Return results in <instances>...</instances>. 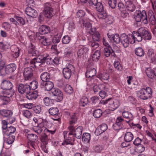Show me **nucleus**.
<instances>
[{
    "mask_svg": "<svg viewBox=\"0 0 156 156\" xmlns=\"http://www.w3.org/2000/svg\"><path fill=\"white\" fill-rule=\"evenodd\" d=\"M49 58L43 57L41 55L38 56L37 58L33 59L25 58L24 63L25 65H29V66L33 68H38L39 67H42L45 64V61L49 59ZM51 58L50 59H51Z\"/></svg>",
    "mask_w": 156,
    "mask_h": 156,
    "instance_id": "f257e3e1",
    "label": "nucleus"
},
{
    "mask_svg": "<svg viewBox=\"0 0 156 156\" xmlns=\"http://www.w3.org/2000/svg\"><path fill=\"white\" fill-rule=\"evenodd\" d=\"M152 94V90L149 87L142 88L137 91V95L140 99L146 100L149 99Z\"/></svg>",
    "mask_w": 156,
    "mask_h": 156,
    "instance_id": "f03ea898",
    "label": "nucleus"
},
{
    "mask_svg": "<svg viewBox=\"0 0 156 156\" xmlns=\"http://www.w3.org/2000/svg\"><path fill=\"white\" fill-rule=\"evenodd\" d=\"M133 16L137 22H140L142 20L145 24L148 23L147 16L145 10H143L142 12L140 10H136L134 13Z\"/></svg>",
    "mask_w": 156,
    "mask_h": 156,
    "instance_id": "7ed1b4c3",
    "label": "nucleus"
},
{
    "mask_svg": "<svg viewBox=\"0 0 156 156\" xmlns=\"http://www.w3.org/2000/svg\"><path fill=\"white\" fill-rule=\"evenodd\" d=\"M121 42L124 48H127L130 44H133L134 41L132 38V34L128 35L125 34H122L121 35Z\"/></svg>",
    "mask_w": 156,
    "mask_h": 156,
    "instance_id": "20e7f679",
    "label": "nucleus"
},
{
    "mask_svg": "<svg viewBox=\"0 0 156 156\" xmlns=\"http://www.w3.org/2000/svg\"><path fill=\"white\" fill-rule=\"evenodd\" d=\"M75 70L74 66L71 64H69L67 67L63 70V74L64 77L69 79L71 76L72 73H73Z\"/></svg>",
    "mask_w": 156,
    "mask_h": 156,
    "instance_id": "39448f33",
    "label": "nucleus"
},
{
    "mask_svg": "<svg viewBox=\"0 0 156 156\" xmlns=\"http://www.w3.org/2000/svg\"><path fill=\"white\" fill-rule=\"evenodd\" d=\"M36 36L40 42L44 45H49L51 43V39L45 37L39 32L36 33Z\"/></svg>",
    "mask_w": 156,
    "mask_h": 156,
    "instance_id": "423d86ee",
    "label": "nucleus"
},
{
    "mask_svg": "<svg viewBox=\"0 0 156 156\" xmlns=\"http://www.w3.org/2000/svg\"><path fill=\"white\" fill-rule=\"evenodd\" d=\"M44 15L45 17L50 18L53 15V9L51 5L49 3H45L43 10Z\"/></svg>",
    "mask_w": 156,
    "mask_h": 156,
    "instance_id": "0eeeda50",
    "label": "nucleus"
},
{
    "mask_svg": "<svg viewBox=\"0 0 156 156\" xmlns=\"http://www.w3.org/2000/svg\"><path fill=\"white\" fill-rule=\"evenodd\" d=\"M68 132L64 131L63 133V135L64 138V140L62 143V145H64L68 144H73V142L74 140V136L72 134L69 135V133L68 136H66Z\"/></svg>",
    "mask_w": 156,
    "mask_h": 156,
    "instance_id": "6e6552de",
    "label": "nucleus"
},
{
    "mask_svg": "<svg viewBox=\"0 0 156 156\" xmlns=\"http://www.w3.org/2000/svg\"><path fill=\"white\" fill-rule=\"evenodd\" d=\"M69 127L70 131L69 135L72 134V135H74L78 139L81 138L82 132V129L81 128L77 127Z\"/></svg>",
    "mask_w": 156,
    "mask_h": 156,
    "instance_id": "1a4fd4ad",
    "label": "nucleus"
},
{
    "mask_svg": "<svg viewBox=\"0 0 156 156\" xmlns=\"http://www.w3.org/2000/svg\"><path fill=\"white\" fill-rule=\"evenodd\" d=\"M51 92L52 95L56 97V100L57 102H60L63 100V94L60 90L58 88H54L52 90Z\"/></svg>",
    "mask_w": 156,
    "mask_h": 156,
    "instance_id": "9d476101",
    "label": "nucleus"
},
{
    "mask_svg": "<svg viewBox=\"0 0 156 156\" xmlns=\"http://www.w3.org/2000/svg\"><path fill=\"white\" fill-rule=\"evenodd\" d=\"M29 141L28 142V145L30 147H31L32 148L35 149L34 142L38 141V137L35 134H28L27 136Z\"/></svg>",
    "mask_w": 156,
    "mask_h": 156,
    "instance_id": "9b49d317",
    "label": "nucleus"
},
{
    "mask_svg": "<svg viewBox=\"0 0 156 156\" xmlns=\"http://www.w3.org/2000/svg\"><path fill=\"white\" fill-rule=\"evenodd\" d=\"M89 51L88 48L86 46H80L77 51L78 56L80 58H83L86 55Z\"/></svg>",
    "mask_w": 156,
    "mask_h": 156,
    "instance_id": "f8f14e48",
    "label": "nucleus"
},
{
    "mask_svg": "<svg viewBox=\"0 0 156 156\" xmlns=\"http://www.w3.org/2000/svg\"><path fill=\"white\" fill-rule=\"evenodd\" d=\"M18 90L19 92L21 94H27L29 93L30 91V88L29 85H25L22 83L19 84Z\"/></svg>",
    "mask_w": 156,
    "mask_h": 156,
    "instance_id": "ddd939ff",
    "label": "nucleus"
},
{
    "mask_svg": "<svg viewBox=\"0 0 156 156\" xmlns=\"http://www.w3.org/2000/svg\"><path fill=\"white\" fill-rule=\"evenodd\" d=\"M10 127H2L3 132L4 133V143L7 145L10 144Z\"/></svg>",
    "mask_w": 156,
    "mask_h": 156,
    "instance_id": "4468645a",
    "label": "nucleus"
},
{
    "mask_svg": "<svg viewBox=\"0 0 156 156\" xmlns=\"http://www.w3.org/2000/svg\"><path fill=\"white\" fill-rule=\"evenodd\" d=\"M142 34L141 27L138 30L137 32L134 33L133 34H132V38L134 41V43L136 41L138 42L142 41L143 39Z\"/></svg>",
    "mask_w": 156,
    "mask_h": 156,
    "instance_id": "2eb2a0df",
    "label": "nucleus"
},
{
    "mask_svg": "<svg viewBox=\"0 0 156 156\" xmlns=\"http://www.w3.org/2000/svg\"><path fill=\"white\" fill-rule=\"evenodd\" d=\"M108 38L110 40L112 41L116 44L119 43L121 41V36L119 34H116L114 35L112 34L110 31H109L107 34Z\"/></svg>",
    "mask_w": 156,
    "mask_h": 156,
    "instance_id": "dca6fc26",
    "label": "nucleus"
},
{
    "mask_svg": "<svg viewBox=\"0 0 156 156\" xmlns=\"http://www.w3.org/2000/svg\"><path fill=\"white\" fill-rule=\"evenodd\" d=\"M9 93L10 89L9 88L5 90H2L0 88V96H2L1 94H4L3 95L4 98L2 99L5 101V102L3 103V105H6L9 103V101L10 100V98L9 97H7L6 95H9Z\"/></svg>",
    "mask_w": 156,
    "mask_h": 156,
    "instance_id": "f3484780",
    "label": "nucleus"
},
{
    "mask_svg": "<svg viewBox=\"0 0 156 156\" xmlns=\"http://www.w3.org/2000/svg\"><path fill=\"white\" fill-rule=\"evenodd\" d=\"M119 105V102L118 100L113 99L111 98L109 103V109L111 111H113L118 107Z\"/></svg>",
    "mask_w": 156,
    "mask_h": 156,
    "instance_id": "a211bd4d",
    "label": "nucleus"
},
{
    "mask_svg": "<svg viewBox=\"0 0 156 156\" xmlns=\"http://www.w3.org/2000/svg\"><path fill=\"white\" fill-rule=\"evenodd\" d=\"M32 69L29 67H27L24 69L23 75L25 80H30L33 76Z\"/></svg>",
    "mask_w": 156,
    "mask_h": 156,
    "instance_id": "6ab92c4d",
    "label": "nucleus"
},
{
    "mask_svg": "<svg viewBox=\"0 0 156 156\" xmlns=\"http://www.w3.org/2000/svg\"><path fill=\"white\" fill-rule=\"evenodd\" d=\"M17 21L21 25H23L25 23V20L22 17L14 16L13 18H10V22H12L16 26L17 25V24H19Z\"/></svg>",
    "mask_w": 156,
    "mask_h": 156,
    "instance_id": "aec40b11",
    "label": "nucleus"
},
{
    "mask_svg": "<svg viewBox=\"0 0 156 156\" xmlns=\"http://www.w3.org/2000/svg\"><path fill=\"white\" fill-rule=\"evenodd\" d=\"M142 36L144 40H150L152 38V35L151 33L147 30L144 27H141Z\"/></svg>",
    "mask_w": 156,
    "mask_h": 156,
    "instance_id": "412c9836",
    "label": "nucleus"
},
{
    "mask_svg": "<svg viewBox=\"0 0 156 156\" xmlns=\"http://www.w3.org/2000/svg\"><path fill=\"white\" fill-rule=\"evenodd\" d=\"M26 12L27 15L32 17H36L37 15V11L30 7L26 9Z\"/></svg>",
    "mask_w": 156,
    "mask_h": 156,
    "instance_id": "4be33fe9",
    "label": "nucleus"
},
{
    "mask_svg": "<svg viewBox=\"0 0 156 156\" xmlns=\"http://www.w3.org/2000/svg\"><path fill=\"white\" fill-rule=\"evenodd\" d=\"M42 85L46 91H50L52 90L54 87L53 83L50 81L43 82Z\"/></svg>",
    "mask_w": 156,
    "mask_h": 156,
    "instance_id": "5701e85b",
    "label": "nucleus"
},
{
    "mask_svg": "<svg viewBox=\"0 0 156 156\" xmlns=\"http://www.w3.org/2000/svg\"><path fill=\"white\" fill-rule=\"evenodd\" d=\"M103 53L104 55L106 57H108L110 55L113 56H114L115 55V54L113 50L111 47L105 48L103 50Z\"/></svg>",
    "mask_w": 156,
    "mask_h": 156,
    "instance_id": "b1692460",
    "label": "nucleus"
},
{
    "mask_svg": "<svg viewBox=\"0 0 156 156\" xmlns=\"http://www.w3.org/2000/svg\"><path fill=\"white\" fill-rule=\"evenodd\" d=\"M39 31L40 32L39 33L43 35L49 33L50 31V28L47 26L42 25L40 27Z\"/></svg>",
    "mask_w": 156,
    "mask_h": 156,
    "instance_id": "393cba45",
    "label": "nucleus"
},
{
    "mask_svg": "<svg viewBox=\"0 0 156 156\" xmlns=\"http://www.w3.org/2000/svg\"><path fill=\"white\" fill-rule=\"evenodd\" d=\"M89 33L92 36V38L93 41H98L100 39V35L98 31H95L94 30L93 31L89 32Z\"/></svg>",
    "mask_w": 156,
    "mask_h": 156,
    "instance_id": "a878e982",
    "label": "nucleus"
},
{
    "mask_svg": "<svg viewBox=\"0 0 156 156\" xmlns=\"http://www.w3.org/2000/svg\"><path fill=\"white\" fill-rule=\"evenodd\" d=\"M28 51L29 53L32 54V56L34 54H36L37 51L34 43H30L28 44Z\"/></svg>",
    "mask_w": 156,
    "mask_h": 156,
    "instance_id": "bb28decb",
    "label": "nucleus"
},
{
    "mask_svg": "<svg viewBox=\"0 0 156 156\" xmlns=\"http://www.w3.org/2000/svg\"><path fill=\"white\" fill-rule=\"evenodd\" d=\"M126 10L130 12H133L135 9V6L133 3L130 1H128L126 2Z\"/></svg>",
    "mask_w": 156,
    "mask_h": 156,
    "instance_id": "cd10ccee",
    "label": "nucleus"
},
{
    "mask_svg": "<svg viewBox=\"0 0 156 156\" xmlns=\"http://www.w3.org/2000/svg\"><path fill=\"white\" fill-rule=\"evenodd\" d=\"M33 120L35 123L37 124L36 127H44V122H42L43 119L41 116H40L39 117H34Z\"/></svg>",
    "mask_w": 156,
    "mask_h": 156,
    "instance_id": "c85d7f7f",
    "label": "nucleus"
},
{
    "mask_svg": "<svg viewBox=\"0 0 156 156\" xmlns=\"http://www.w3.org/2000/svg\"><path fill=\"white\" fill-rule=\"evenodd\" d=\"M40 77L41 80L43 81V82L48 81L51 79L50 74L48 72H44L41 74Z\"/></svg>",
    "mask_w": 156,
    "mask_h": 156,
    "instance_id": "c756f323",
    "label": "nucleus"
},
{
    "mask_svg": "<svg viewBox=\"0 0 156 156\" xmlns=\"http://www.w3.org/2000/svg\"><path fill=\"white\" fill-rule=\"evenodd\" d=\"M80 23L83 24V26H84L87 31L89 33V32L90 31V30L93 31L94 30L92 28L91 24L90 23L88 22L85 23L84 19H82L81 20H80Z\"/></svg>",
    "mask_w": 156,
    "mask_h": 156,
    "instance_id": "7c9ffc66",
    "label": "nucleus"
},
{
    "mask_svg": "<svg viewBox=\"0 0 156 156\" xmlns=\"http://www.w3.org/2000/svg\"><path fill=\"white\" fill-rule=\"evenodd\" d=\"M38 96L37 92L34 91L32 92H30L26 95L27 98L29 100H33L36 99Z\"/></svg>",
    "mask_w": 156,
    "mask_h": 156,
    "instance_id": "2f4dec72",
    "label": "nucleus"
},
{
    "mask_svg": "<svg viewBox=\"0 0 156 156\" xmlns=\"http://www.w3.org/2000/svg\"><path fill=\"white\" fill-rule=\"evenodd\" d=\"M96 73V69L93 68H91L87 70L86 73V76L87 77H92L95 75Z\"/></svg>",
    "mask_w": 156,
    "mask_h": 156,
    "instance_id": "473e14b6",
    "label": "nucleus"
},
{
    "mask_svg": "<svg viewBox=\"0 0 156 156\" xmlns=\"http://www.w3.org/2000/svg\"><path fill=\"white\" fill-rule=\"evenodd\" d=\"M73 48L70 46H68L64 50V56L69 57L72 54L73 51Z\"/></svg>",
    "mask_w": 156,
    "mask_h": 156,
    "instance_id": "72a5a7b5",
    "label": "nucleus"
},
{
    "mask_svg": "<svg viewBox=\"0 0 156 156\" xmlns=\"http://www.w3.org/2000/svg\"><path fill=\"white\" fill-rule=\"evenodd\" d=\"M126 122V121L121 117H118L117 118L115 124V126H124L123 124ZM113 126L114 124L112 123Z\"/></svg>",
    "mask_w": 156,
    "mask_h": 156,
    "instance_id": "f704fd0d",
    "label": "nucleus"
},
{
    "mask_svg": "<svg viewBox=\"0 0 156 156\" xmlns=\"http://www.w3.org/2000/svg\"><path fill=\"white\" fill-rule=\"evenodd\" d=\"M133 138V135L130 132L126 133L124 137V139L126 142H130L131 141Z\"/></svg>",
    "mask_w": 156,
    "mask_h": 156,
    "instance_id": "c9c22d12",
    "label": "nucleus"
},
{
    "mask_svg": "<svg viewBox=\"0 0 156 156\" xmlns=\"http://www.w3.org/2000/svg\"><path fill=\"white\" fill-rule=\"evenodd\" d=\"M82 140V141L85 143H89L90 140V133H83Z\"/></svg>",
    "mask_w": 156,
    "mask_h": 156,
    "instance_id": "e433bc0d",
    "label": "nucleus"
},
{
    "mask_svg": "<svg viewBox=\"0 0 156 156\" xmlns=\"http://www.w3.org/2000/svg\"><path fill=\"white\" fill-rule=\"evenodd\" d=\"M135 54L138 56L142 57L144 56V51L143 49L140 47H138L135 48Z\"/></svg>",
    "mask_w": 156,
    "mask_h": 156,
    "instance_id": "4c0bfd02",
    "label": "nucleus"
},
{
    "mask_svg": "<svg viewBox=\"0 0 156 156\" xmlns=\"http://www.w3.org/2000/svg\"><path fill=\"white\" fill-rule=\"evenodd\" d=\"M122 115L124 117L128 119L129 121L132 120L133 119L132 114L129 112H123L122 113Z\"/></svg>",
    "mask_w": 156,
    "mask_h": 156,
    "instance_id": "58836bf2",
    "label": "nucleus"
},
{
    "mask_svg": "<svg viewBox=\"0 0 156 156\" xmlns=\"http://www.w3.org/2000/svg\"><path fill=\"white\" fill-rule=\"evenodd\" d=\"M108 127H97L95 131V134L98 136L107 129Z\"/></svg>",
    "mask_w": 156,
    "mask_h": 156,
    "instance_id": "ea45409f",
    "label": "nucleus"
},
{
    "mask_svg": "<svg viewBox=\"0 0 156 156\" xmlns=\"http://www.w3.org/2000/svg\"><path fill=\"white\" fill-rule=\"evenodd\" d=\"M100 56V51L99 50H97L93 55L92 59L94 61H97L99 60Z\"/></svg>",
    "mask_w": 156,
    "mask_h": 156,
    "instance_id": "a19ab883",
    "label": "nucleus"
},
{
    "mask_svg": "<svg viewBox=\"0 0 156 156\" xmlns=\"http://www.w3.org/2000/svg\"><path fill=\"white\" fill-rule=\"evenodd\" d=\"M48 112L51 115H54L58 114L59 110L57 107H52L49 109Z\"/></svg>",
    "mask_w": 156,
    "mask_h": 156,
    "instance_id": "79ce46f5",
    "label": "nucleus"
},
{
    "mask_svg": "<svg viewBox=\"0 0 156 156\" xmlns=\"http://www.w3.org/2000/svg\"><path fill=\"white\" fill-rule=\"evenodd\" d=\"M88 103V98L86 97H83L80 100V105L83 107L86 106Z\"/></svg>",
    "mask_w": 156,
    "mask_h": 156,
    "instance_id": "37998d69",
    "label": "nucleus"
},
{
    "mask_svg": "<svg viewBox=\"0 0 156 156\" xmlns=\"http://www.w3.org/2000/svg\"><path fill=\"white\" fill-rule=\"evenodd\" d=\"M102 112L100 109H97L93 112V116L95 118H100L102 115Z\"/></svg>",
    "mask_w": 156,
    "mask_h": 156,
    "instance_id": "c03bdc74",
    "label": "nucleus"
},
{
    "mask_svg": "<svg viewBox=\"0 0 156 156\" xmlns=\"http://www.w3.org/2000/svg\"><path fill=\"white\" fill-rule=\"evenodd\" d=\"M147 76L150 78L152 79L154 77V73L153 70L150 68H147L145 70Z\"/></svg>",
    "mask_w": 156,
    "mask_h": 156,
    "instance_id": "a18cd8bd",
    "label": "nucleus"
},
{
    "mask_svg": "<svg viewBox=\"0 0 156 156\" xmlns=\"http://www.w3.org/2000/svg\"><path fill=\"white\" fill-rule=\"evenodd\" d=\"M10 84V81L4 80L3 81L1 84L2 89V90H5L9 88V85Z\"/></svg>",
    "mask_w": 156,
    "mask_h": 156,
    "instance_id": "49530a36",
    "label": "nucleus"
},
{
    "mask_svg": "<svg viewBox=\"0 0 156 156\" xmlns=\"http://www.w3.org/2000/svg\"><path fill=\"white\" fill-rule=\"evenodd\" d=\"M64 90L65 92L68 94H71L73 92L72 87L69 84H66Z\"/></svg>",
    "mask_w": 156,
    "mask_h": 156,
    "instance_id": "de8ad7c7",
    "label": "nucleus"
},
{
    "mask_svg": "<svg viewBox=\"0 0 156 156\" xmlns=\"http://www.w3.org/2000/svg\"><path fill=\"white\" fill-rule=\"evenodd\" d=\"M148 19L150 21L152 22L155 21V16L153 11L149 10L148 12Z\"/></svg>",
    "mask_w": 156,
    "mask_h": 156,
    "instance_id": "09e8293b",
    "label": "nucleus"
},
{
    "mask_svg": "<svg viewBox=\"0 0 156 156\" xmlns=\"http://www.w3.org/2000/svg\"><path fill=\"white\" fill-rule=\"evenodd\" d=\"M95 6L96 9L98 12H102L104 11V7L101 2H98Z\"/></svg>",
    "mask_w": 156,
    "mask_h": 156,
    "instance_id": "8fccbe9b",
    "label": "nucleus"
},
{
    "mask_svg": "<svg viewBox=\"0 0 156 156\" xmlns=\"http://www.w3.org/2000/svg\"><path fill=\"white\" fill-rule=\"evenodd\" d=\"M147 54L153 60H155V54L153 49L152 48L149 49L148 51Z\"/></svg>",
    "mask_w": 156,
    "mask_h": 156,
    "instance_id": "3c124183",
    "label": "nucleus"
},
{
    "mask_svg": "<svg viewBox=\"0 0 156 156\" xmlns=\"http://www.w3.org/2000/svg\"><path fill=\"white\" fill-rule=\"evenodd\" d=\"M0 114L4 117H8L10 115V110H2L0 111Z\"/></svg>",
    "mask_w": 156,
    "mask_h": 156,
    "instance_id": "603ef678",
    "label": "nucleus"
},
{
    "mask_svg": "<svg viewBox=\"0 0 156 156\" xmlns=\"http://www.w3.org/2000/svg\"><path fill=\"white\" fill-rule=\"evenodd\" d=\"M71 40V38L68 35H66L63 37L62 39L63 44H69Z\"/></svg>",
    "mask_w": 156,
    "mask_h": 156,
    "instance_id": "864d4df0",
    "label": "nucleus"
},
{
    "mask_svg": "<svg viewBox=\"0 0 156 156\" xmlns=\"http://www.w3.org/2000/svg\"><path fill=\"white\" fill-rule=\"evenodd\" d=\"M51 99L48 97L44 98L43 100L44 104L47 106H49L51 104Z\"/></svg>",
    "mask_w": 156,
    "mask_h": 156,
    "instance_id": "5fc2aeb1",
    "label": "nucleus"
},
{
    "mask_svg": "<svg viewBox=\"0 0 156 156\" xmlns=\"http://www.w3.org/2000/svg\"><path fill=\"white\" fill-rule=\"evenodd\" d=\"M114 66L115 69L118 71H121L122 67L120 63L117 61H115L114 62Z\"/></svg>",
    "mask_w": 156,
    "mask_h": 156,
    "instance_id": "6e6d98bb",
    "label": "nucleus"
},
{
    "mask_svg": "<svg viewBox=\"0 0 156 156\" xmlns=\"http://www.w3.org/2000/svg\"><path fill=\"white\" fill-rule=\"evenodd\" d=\"M30 88L33 89H35L37 88L38 85V82L36 81H33L30 83Z\"/></svg>",
    "mask_w": 156,
    "mask_h": 156,
    "instance_id": "4d7b16f0",
    "label": "nucleus"
},
{
    "mask_svg": "<svg viewBox=\"0 0 156 156\" xmlns=\"http://www.w3.org/2000/svg\"><path fill=\"white\" fill-rule=\"evenodd\" d=\"M136 152L138 153L143 152L145 150L144 147L142 144L138 145L136 147Z\"/></svg>",
    "mask_w": 156,
    "mask_h": 156,
    "instance_id": "13d9d810",
    "label": "nucleus"
},
{
    "mask_svg": "<svg viewBox=\"0 0 156 156\" xmlns=\"http://www.w3.org/2000/svg\"><path fill=\"white\" fill-rule=\"evenodd\" d=\"M22 114L25 117L28 119L30 118L32 115L30 111L27 110L23 111Z\"/></svg>",
    "mask_w": 156,
    "mask_h": 156,
    "instance_id": "bf43d9fd",
    "label": "nucleus"
},
{
    "mask_svg": "<svg viewBox=\"0 0 156 156\" xmlns=\"http://www.w3.org/2000/svg\"><path fill=\"white\" fill-rule=\"evenodd\" d=\"M98 41H91L90 44L92 49L93 50H95L99 46V44L98 43Z\"/></svg>",
    "mask_w": 156,
    "mask_h": 156,
    "instance_id": "052dcab7",
    "label": "nucleus"
},
{
    "mask_svg": "<svg viewBox=\"0 0 156 156\" xmlns=\"http://www.w3.org/2000/svg\"><path fill=\"white\" fill-rule=\"evenodd\" d=\"M33 110L35 113L36 114H41V107L40 106L37 105L35 106L33 108Z\"/></svg>",
    "mask_w": 156,
    "mask_h": 156,
    "instance_id": "680f3d73",
    "label": "nucleus"
},
{
    "mask_svg": "<svg viewBox=\"0 0 156 156\" xmlns=\"http://www.w3.org/2000/svg\"><path fill=\"white\" fill-rule=\"evenodd\" d=\"M101 87L102 88V89H103V88L104 89L105 87L104 86H103L102 84H100L99 86L96 85L93 87V90L94 92H98L99 90L101 89Z\"/></svg>",
    "mask_w": 156,
    "mask_h": 156,
    "instance_id": "e2e57ef3",
    "label": "nucleus"
},
{
    "mask_svg": "<svg viewBox=\"0 0 156 156\" xmlns=\"http://www.w3.org/2000/svg\"><path fill=\"white\" fill-rule=\"evenodd\" d=\"M102 80H107L109 79V75L107 73H104L99 77Z\"/></svg>",
    "mask_w": 156,
    "mask_h": 156,
    "instance_id": "0e129e2a",
    "label": "nucleus"
},
{
    "mask_svg": "<svg viewBox=\"0 0 156 156\" xmlns=\"http://www.w3.org/2000/svg\"><path fill=\"white\" fill-rule=\"evenodd\" d=\"M108 3L111 8L114 9L116 5V0H109Z\"/></svg>",
    "mask_w": 156,
    "mask_h": 156,
    "instance_id": "69168bd1",
    "label": "nucleus"
},
{
    "mask_svg": "<svg viewBox=\"0 0 156 156\" xmlns=\"http://www.w3.org/2000/svg\"><path fill=\"white\" fill-rule=\"evenodd\" d=\"M85 14V12L82 10H80L77 12L76 14V16L77 17L80 18V20H81L82 19H83L82 18V17H83Z\"/></svg>",
    "mask_w": 156,
    "mask_h": 156,
    "instance_id": "338daca9",
    "label": "nucleus"
},
{
    "mask_svg": "<svg viewBox=\"0 0 156 156\" xmlns=\"http://www.w3.org/2000/svg\"><path fill=\"white\" fill-rule=\"evenodd\" d=\"M9 149L2 150L0 154V156H9Z\"/></svg>",
    "mask_w": 156,
    "mask_h": 156,
    "instance_id": "774afa93",
    "label": "nucleus"
}]
</instances>
